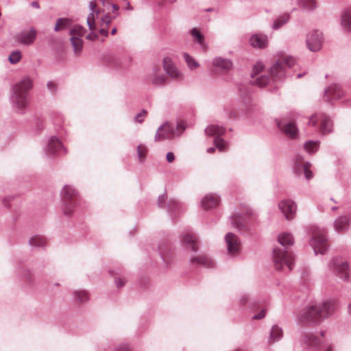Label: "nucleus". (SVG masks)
<instances>
[{
	"instance_id": "f257e3e1",
	"label": "nucleus",
	"mask_w": 351,
	"mask_h": 351,
	"mask_svg": "<svg viewBox=\"0 0 351 351\" xmlns=\"http://www.w3.org/2000/svg\"><path fill=\"white\" fill-rule=\"evenodd\" d=\"M101 1L102 7L99 8L95 1H92L89 3L90 12L87 16L86 24L90 32L86 36L89 40H97L99 34L108 36L109 25L116 16L112 15L110 12H113L119 10L117 4H112L105 0H101Z\"/></svg>"
},
{
	"instance_id": "f03ea898",
	"label": "nucleus",
	"mask_w": 351,
	"mask_h": 351,
	"mask_svg": "<svg viewBox=\"0 0 351 351\" xmlns=\"http://www.w3.org/2000/svg\"><path fill=\"white\" fill-rule=\"evenodd\" d=\"M336 309L337 304L334 301L312 304L305 308L300 315V319L303 322L318 324L323 319L332 314Z\"/></svg>"
},
{
	"instance_id": "7ed1b4c3",
	"label": "nucleus",
	"mask_w": 351,
	"mask_h": 351,
	"mask_svg": "<svg viewBox=\"0 0 351 351\" xmlns=\"http://www.w3.org/2000/svg\"><path fill=\"white\" fill-rule=\"evenodd\" d=\"M32 87V80L25 77L14 87L13 101L19 110L25 109L28 104V92Z\"/></svg>"
},
{
	"instance_id": "20e7f679",
	"label": "nucleus",
	"mask_w": 351,
	"mask_h": 351,
	"mask_svg": "<svg viewBox=\"0 0 351 351\" xmlns=\"http://www.w3.org/2000/svg\"><path fill=\"white\" fill-rule=\"evenodd\" d=\"M293 257L291 252L276 247L273 250V261L277 270H282L284 265L291 270L293 264Z\"/></svg>"
},
{
	"instance_id": "39448f33",
	"label": "nucleus",
	"mask_w": 351,
	"mask_h": 351,
	"mask_svg": "<svg viewBox=\"0 0 351 351\" xmlns=\"http://www.w3.org/2000/svg\"><path fill=\"white\" fill-rule=\"evenodd\" d=\"M295 62L294 59L290 56L280 58L271 67L269 74L274 80H280L285 76L286 67H291Z\"/></svg>"
},
{
	"instance_id": "423d86ee",
	"label": "nucleus",
	"mask_w": 351,
	"mask_h": 351,
	"mask_svg": "<svg viewBox=\"0 0 351 351\" xmlns=\"http://www.w3.org/2000/svg\"><path fill=\"white\" fill-rule=\"evenodd\" d=\"M77 193L71 186L66 185L62 190V198L64 202L63 213L66 216H71L74 210Z\"/></svg>"
},
{
	"instance_id": "0eeeda50",
	"label": "nucleus",
	"mask_w": 351,
	"mask_h": 351,
	"mask_svg": "<svg viewBox=\"0 0 351 351\" xmlns=\"http://www.w3.org/2000/svg\"><path fill=\"white\" fill-rule=\"evenodd\" d=\"M313 239L311 245L316 254H324L328 247L327 240L324 232L322 230L316 229L313 232Z\"/></svg>"
},
{
	"instance_id": "6e6552de",
	"label": "nucleus",
	"mask_w": 351,
	"mask_h": 351,
	"mask_svg": "<svg viewBox=\"0 0 351 351\" xmlns=\"http://www.w3.org/2000/svg\"><path fill=\"white\" fill-rule=\"evenodd\" d=\"M86 33V30L81 25H75L71 30V42L76 54L80 53L83 47V41L81 38Z\"/></svg>"
},
{
	"instance_id": "1a4fd4ad",
	"label": "nucleus",
	"mask_w": 351,
	"mask_h": 351,
	"mask_svg": "<svg viewBox=\"0 0 351 351\" xmlns=\"http://www.w3.org/2000/svg\"><path fill=\"white\" fill-rule=\"evenodd\" d=\"M318 121H320L319 130L322 133H329L331 131L332 123L326 114L323 113L313 114L309 119V124L315 126Z\"/></svg>"
},
{
	"instance_id": "9d476101",
	"label": "nucleus",
	"mask_w": 351,
	"mask_h": 351,
	"mask_svg": "<svg viewBox=\"0 0 351 351\" xmlns=\"http://www.w3.org/2000/svg\"><path fill=\"white\" fill-rule=\"evenodd\" d=\"M176 134V132L174 131L173 126L169 123H165L157 130L155 140L156 141H161L166 138H171Z\"/></svg>"
},
{
	"instance_id": "9b49d317",
	"label": "nucleus",
	"mask_w": 351,
	"mask_h": 351,
	"mask_svg": "<svg viewBox=\"0 0 351 351\" xmlns=\"http://www.w3.org/2000/svg\"><path fill=\"white\" fill-rule=\"evenodd\" d=\"M311 164L304 161L301 156H297L295 160V171L300 174L303 172L306 178L310 180L313 177V173L310 170Z\"/></svg>"
},
{
	"instance_id": "f8f14e48",
	"label": "nucleus",
	"mask_w": 351,
	"mask_h": 351,
	"mask_svg": "<svg viewBox=\"0 0 351 351\" xmlns=\"http://www.w3.org/2000/svg\"><path fill=\"white\" fill-rule=\"evenodd\" d=\"M322 34L318 31L309 33L306 39V45L309 50L318 51L322 47Z\"/></svg>"
},
{
	"instance_id": "ddd939ff",
	"label": "nucleus",
	"mask_w": 351,
	"mask_h": 351,
	"mask_svg": "<svg viewBox=\"0 0 351 351\" xmlns=\"http://www.w3.org/2000/svg\"><path fill=\"white\" fill-rule=\"evenodd\" d=\"M149 81L154 85L162 86L166 83L167 76L162 72L159 66L154 68L148 76Z\"/></svg>"
},
{
	"instance_id": "4468645a",
	"label": "nucleus",
	"mask_w": 351,
	"mask_h": 351,
	"mask_svg": "<svg viewBox=\"0 0 351 351\" xmlns=\"http://www.w3.org/2000/svg\"><path fill=\"white\" fill-rule=\"evenodd\" d=\"M164 70L171 78L180 79L182 74L173 64L172 60L169 57H165L162 60Z\"/></svg>"
},
{
	"instance_id": "2eb2a0df",
	"label": "nucleus",
	"mask_w": 351,
	"mask_h": 351,
	"mask_svg": "<svg viewBox=\"0 0 351 351\" xmlns=\"http://www.w3.org/2000/svg\"><path fill=\"white\" fill-rule=\"evenodd\" d=\"M226 241L229 254H236L239 252L241 250V241L235 234L232 233L227 234L226 236Z\"/></svg>"
},
{
	"instance_id": "dca6fc26",
	"label": "nucleus",
	"mask_w": 351,
	"mask_h": 351,
	"mask_svg": "<svg viewBox=\"0 0 351 351\" xmlns=\"http://www.w3.org/2000/svg\"><path fill=\"white\" fill-rule=\"evenodd\" d=\"M279 208L287 219L293 218L296 206L291 200H284L279 204Z\"/></svg>"
},
{
	"instance_id": "f3484780",
	"label": "nucleus",
	"mask_w": 351,
	"mask_h": 351,
	"mask_svg": "<svg viewBox=\"0 0 351 351\" xmlns=\"http://www.w3.org/2000/svg\"><path fill=\"white\" fill-rule=\"evenodd\" d=\"M333 266L334 269L341 278L343 280L348 278V266L346 262L337 258L333 261Z\"/></svg>"
},
{
	"instance_id": "a211bd4d",
	"label": "nucleus",
	"mask_w": 351,
	"mask_h": 351,
	"mask_svg": "<svg viewBox=\"0 0 351 351\" xmlns=\"http://www.w3.org/2000/svg\"><path fill=\"white\" fill-rule=\"evenodd\" d=\"M36 31L34 29H31L29 31L20 33L17 38L21 43L28 45L34 43L36 38Z\"/></svg>"
},
{
	"instance_id": "6ab92c4d",
	"label": "nucleus",
	"mask_w": 351,
	"mask_h": 351,
	"mask_svg": "<svg viewBox=\"0 0 351 351\" xmlns=\"http://www.w3.org/2000/svg\"><path fill=\"white\" fill-rule=\"evenodd\" d=\"M278 127L283 132V133L289 138H295L298 135V128L293 122L282 124L278 123Z\"/></svg>"
},
{
	"instance_id": "aec40b11",
	"label": "nucleus",
	"mask_w": 351,
	"mask_h": 351,
	"mask_svg": "<svg viewBox=\"0 0 351 351\" xmlns=\"http://www.w3.org/2000/svg\"><path fill=\"white\" fill-rule=\"evenodd\" d=\"M220 199L219 197L214 194L206 195L202 200V206L204 209H210L217 206Z\"/></svg>"
},
{
	"instance_id": "412c9836",
	"label": "nucleus",
	"mask_w": 351,
	"mask_h": 351,
	"mask_svg": "<svg viewBox=\"0 0 351 351\" xmlns=\"http://www.w3.org/2000/svg\"><path fill=\"white\" fill-rule=\"evenodd\" d=\"M348 216H341L334 221V228L338 232L346 231L349 226Z\"/></svg>"
},
{
	"instance_id": "4be33fe9",
	"label": "nucleus",
	"mask_w": 351,
	"mask_h": 351,
	"mask_svg": "<svg viewBox=\"0 0 351 351\" xmlns=\"http://www.w3.org/2000/svg\"><path fill=\"white\" fill-rule=\"evenodd\" d=\"M191 263L194 265H202L206 267H212L214 265L212 260L204 255L191 258Z\"/></svg>"
},
{
	"instance_id": "5701e85b",
	"label": "nucleus",
	"mask_w": 351,
	"mask_h": 351,
	"mask_svg": "<svg viewBox=\"0 0 351 351\" xmlns=\"http://www.w3.org/2000/svg\"><path fill=\"white\" fill-rule=\"evenodd\" d=\"M225 132L224 128L217 125H210L205 129V134L208 136L219 137L223 135Z\"/></svg>"
},
{
	"instance_id": "b1692460",
	"label": "nucleus",
	"mask_w": 351,
	"mask_h": 351,
	"mask_svg": "<svg viewBox=\"0 0 351 351\" xmlns=\"http://www.w3.org/2000/svg\"><path fill=\"white\" fill-rule=\"evenodd\" d=\"M213 65L224 72L230 71L232 67V64L230 60L221 58L213 60Z\"/></svg>"
},
{
	"instance_id": "393cba45",
	"label": "nucleus",
	"mask_w": 351,
	"mask_h": 351,
	"mask_svg": "<svg viewBox=\"0 0 351 351\" xmlns=\"http://www.w3.org/2000/svg\"><path fill=\"white\" fill-rule=\"evenodd\" d=\"M343 95L341 88L339 85L331 86L328 90H326V97L328 99H339Z\"/></svg>"
},
{
	"instance_id": "a878e982",
	"label": "nucleus",
	"mask_w": 351,
	"mask_h": 351,
	"mask_svg": "<svg viewBox=\"0 0 351 351\" xmlns=\"http://www.w3.org/2000/svg\"><path fill=\"white\" fill-rule=\"evenodd\" d=\"M183 243L192 251L196 252L198 249L196 237L192 234H186L183 237Z\"/></svg>"
},
{
	"instance_id": "bb28decb",
	"label": "nucleus",
	"mask_w": 351,
	"mask_h": 351,
	"mask_svg": "<svg viewBox=\"0 0 351 351\" xmlns=\"http://www.w3.org/2000/svg\"><path fill=\"white\" fill-rule=\"evenodd\" d=\"M250 43L254 47L263 48L267 44V39L265 36L255 34L251 37Z\"/></svg>"
},
{
	"instance_id": "cd10ccee",
	"label": "nucleus",
	"mask_w": 351,
	"mask_h": 351,
	"mask_svg": "<svg viewBox=\"0 0 351 351\" xmlns=\"http://www.w3.org/2000/svg\"><path fill=\"white\" fill-rule=\"evenodd\" d=\"M63 145L62 143L56 137H52L48 145V152L53 154L61 149H63Z\"/></svg>"
},
{
	"instance_id": "c85d7f7f",
	"label": "nucleus",
	"mask_w": 351,
	"mask_h": 351,
	"mask_svg": "<svg viewBox=\"0 0 351 351\" xmlns=\"http://www.w3.org/2000/svg\"><path fill=\"white\" fill-rule=\"evenodd\" d=\"M303 342L310 347H319L320 346L319 339L313 334H306L303 337Z\"/></svg>"
},
{
	"instance_id": "c756f323",
	"label": "nucleus",
	"mask_w": 351,
	"mask_h": 351,
	"mask_svg": "<svg viewBox=\"0 0 351 351\" xmlns=\"http://www.w3.org/2000/svg\"><path fill=\"white\" fill-rule=\"evenodd\" d=\"M278 242L284 247H288L293 244V238L291 234L282 233L278 237Z\"/></svg>"
},
{
	"instance_id": "7c9ffc66",
	"label": "nucleus",
	"mask_w": 351,
	"mask_h": 351,
	"mask_svg": "<svg viewBox=\"0 0 351 351\" xmlns=\"http://www.w3.org/2000/svg\"><path fill=\"white\" fill-rule=\"evenodd\" d=\"M191 35L194 38L195 40H196L199 45L202 47L204 51L207 50V45L204 42V37L203 34H201L199 30L197 28H193L191 30Z\"/></svg>"
},
{
	"instance_id": "2f4dec72",
	"label": "nucleus",
	"mask_w": 351,
	"mask_h": 351,
	"mask_svg": "<svg viewBox=\"0 0 351 351\" xmlns=\"http://www.w3.org/2000/svg\"><path fill=\"white\" fill-rule=\"evenodd\" d=\"M341 25L347 31H351V10H346L343 14Z\"/></svg>"
},
{
	"instance_id": "473e14b6",
	"label": "nucleus",
	"mask_w": 351,
	"mask_h": 351,
	"mask_svg": "<svg viewBox=\"0 0 351 351\" xmlns=\"http://www.w3.org/2000/svg\"><path fill=\"white\" fill-rule=\"evenodd\" d=\"M282 336V330L280 328L277 326H274L272 327L269 343H272L274 341L278 340Z\"/></svg>"
},
{
	"instance_id": "72a5a7b5",
	"label": "nucleus",
	"mask_w": 351,
	"mask_h": 351,
	"mask_svg": "<svg viewBox=\"0 0 351 351\" xmlns=\"http://www.w3.org/2000/svg\"><path fill=\"white\" fill-rule=\"evenodd\" d=\"M29 243L32 246L42 247L47 243V241L44 237L36 235L30 239Z\"/></svg>"
},
{
	"instance_id": "f704fd0d",
	"label": "nucleus",
	"mask_w": 351,
	"mask_h": 351,
	"mask_svg": "<svg viewBox=\"0 0 351 351\" xmlns=\"http://www.w3.org/2000/svg\"><path fill=\"white\" fill-rule=\"evenodd\" d=\"M214 145L218 149L219 152H223L228 150V143L226 142L223 138L216 137L214 140Z\"/></svg>"
},
{
	"instance_id": "c9c22d12",
	"label": "nucleus",
	"mask_w": 351,
	"mask_h": 351,
	"mask_svg": "<svg viewBox=\"0 0 351 351\" xmlns=\"http://www.w3.org/2000/svg\"><path fill=\"white\" fill-rule=\"evenodd\" d=\"M71 20L68 19H60L57 21L55 26L56 31H61L71 25Z\"/></svg>"
},
{
	"instance_id": "e433bc0d",
	"label": "nucleus",
	"mask_w": 351,
	"mask_h": 351,
	"mask_svg": "<svg viewBox=\"0 0 351 351\" xmlns=\"http://www.w3.org/2000/svg\"><path fill=\"white\" fill-rule=\"evenodd\" d=\"M74 296L76 300L79 302H84L89 299L87 292L83 290L75 291Z\"/></svg>"
},
{
	"instance_id": "4c0bfd02",
	"label": "nucleus",
	"mask_w": 351,
	"mask_h": 351,
	"mask_svg": "<svg viewBox=\"0 0 351 351\" xmlns=\"http://www.w3.org/2000/svg\"><path fill=\"white\" fill-rule=\"evenodd\" d=\"M148 149L144 145H139L137 147V154L138 160L142 162L145 160L147 154Z\"/></svg>"
},
{
	"instance_id": "58836bf2",
	"label": "nucleus",
	"mask_w": 351,
	"mask_h": 351,
	"mask_svg": "<svg viewBox=\"0 0 351 351\" xmlns=\"http://www.w3.org/2000/svg\"><path fill=\"white\" fill-rule=\"evenodd\" d=\"M319 147V143L315 141H308L304 144V149L310 154L315 152Z\"/></svg>"
},
{
	"instance_id": "ea45409f",
	"label": "nucleus",
	"mask_w": 351,
	"mask_h": 351,
	"mask_svg": "<svg viewBox=\"0 0 351 351\" xmlns=\"http://www.w3.org/2000/svg\"><path fill=\"white\" fill-rule=\"evenodd\" d=\"M184 57L185 59V61L188 65V66L191 69H195L199 66L198 63L196 62V60L193 58L191 56H190L188 53H185L184 54Z\"/></svg>"
},
{
	"instance_id": "a19ab883",
	"label": "nucleus",
	"mask_w": 351,
	"mask_h": 351,
	"mask_svg": "<svg viewBox=\"0 0 351 351\" xmlns=\"http://www.w3.org/2000/svg\"><path fill=\"white\" fill-rule=\"evenodd\" d=\"M300 4L304 8L311 10L316 6V1L315 0H300Z\"/></svg>"
},
{
	"instance_id": "79ce46f5",
	"label": "nucleus",
	"mask_w": 351,
	"mask_h": 351,
	"mask_svg": "<svg viewBox=\"0 0 351 351\" xmlns=\"http://www.w3.org/2000/svg\"><path fill=\"white\" fill-rule=\"evenodd\" d=\"M289 19V16L287 14L283 15L280 16L279 19L275 21L274 23V28L278 29L283 24H285Z\"/></svg>"
},
{
	"instance_id": "37998d69",
	"label": "nucleus",
	"mask_w": 351,
	"mask_h": 351,
	"mask_svg": "<svg viewBox=\"0 0 351 351\" xmlns=\"http://www.w3.org/2000/svg\"><path fill=\"white\" fill-rule=\"evenodd\" d=\"M21 58V53L19 51H13L9 56V61L12 64H16L20 61Z\"/></svg>"
},
{
	"instance_id": "c03bdc74",
	"label": "nucleus",
	"mask_w": 351,
	"mask_h": 351,
	"mask_svg": "<svg viewBox=\"0 0 351 351\" xmlns=\"http://www.w3.org/2000/svg\"><path fill=\"white\" fill-rule=\"evenodd\" d=\"M232 221L234 226L239 229L242 228V227L243 226V219L239 215H233L232 217Z\"/></svg>"
},
{
	"instance_id": "a18cd8bd",
	"label": "nucleus",
	"mask_w": 351,
	"mask_h": 351,
	"mask_svg": "<svg viewBox=\"0 0 351 351\" xmlns=\"http://www.w3.org/2000/svg\"><path fill=\"white\" fill-rule=\"evenodd\" d=\"M264 65L261 63L258 62L256 64H254L252 72V77H255L258 74H259L263 69Z\"/></svg>"
},
{
	"instance_id": "49530a36",
	"label": "nucleus",
	"mask_w": 351,
	"mask_h": 351,
	"mask_svg": "<svg viewBox=\"0 0 351 351\" xmlns=\"http://www.w3.org/2000/svg\"><path fill=\"white\" fill-rule=\"evenodd\" d=\"M269 77L267 76H261L257 77L253 83L256 84L258 86H264L269 82Z\"/></svg>"
},
{
	"instance_id": "de8ad7c7",
	"label": "nucleus",
	"mask_w": 351,
	"mask_h": 351,
	"mask_svg": "<svg viewBox=\"0 0 351 351\" xmlns=\"http://www.w3.org/2000/svg\"><path fill=\"white\" fill-rule=\"evenodd\" d=\"M146 116L147 112L145 110H143L135 117L136 122L141 123L143 121L144 119L146 117Z\"/></svg>"
},
{
	"instance_id": "09e8293b",
	"label": "nucleus",
	"mask_w": 351,
	"mask_h": 351,
	"mask_svg": "<svg viewBox=\"0 0 351 351\" xmlns=\"http://www.w3.org/2000/svg\"><path fill=\"white\" fill-rule=\"evenodd\" d=\"M185 130L184 123L180 121L177 125L176 132L178 134H181Z\"/></svg>"
},
{
	"instance_id": "8fccbe9b",
	"label": "nucleus",
	"mask_w": 351,
	"mask_h": 351,
	"mask_svg": "<svg viewBox=\"0 0 351 351\" xmlns=\"http://www.w3.org/2000/svg\"><path fill=\"white\" fill-rule=\"evenodd\" d=\"M265 314H266L265 309H262L260 313H258V314L255 315L253 317V319H263V317H265Z\"/></svg>"
},
{
	"instance_id": "3c124183",
	"label": "nucleus",
	"mask_w": 351,
	"mask_h": 351,
	"mask_svg": "<svg viewBox=\"0 0 351 351\" xmlns=\"http://www.w3.org/2000/svg\"><path fill=\"white\" fill-rule=\"evenodd\" d=\"M47 88L52 92L56 91L57 88V84L54 82H49L47 83Z\"/></svg>"
},
{
	"instance_id": "603ef678",
	"label": "nucleus",
	"mask_w": 351,
	"mask_h": 351,
	"mask_svg": "<svg viewBox=\"0 0 351 351\" xmlns=\"http://www.w3.org/2000/svg\"><path fill=\"white\" fill-rule=\"evenodd\" d=\"M114 351H130L127 345H121L118 346Z\"/></svg>"
},
{
	"instance_id": "864d4df0",
	"label": "nucleus",
	"mask_w": 351,
	"mask_h": 351,
	"mask_svg": "<svg viewBox=\"0 0 351 351\" xmlns=\"http://www.w3.org/2000/svg\"><path fill=\"white\" fill-rule=\"evenodd\" d=\"M175 160V156L173 152H169L167 154V160L169 162H172Z\"/></svg>"
},
{
	"instance_id": "5fc2aeb1",
	"label": "nucleus",
	"mask_w": 351,
	"mask_h": 351,
	"mask_svg": "<svg viewBox=\"0 0 351 351\" xmlns=\"http://www.w3.org/2000/svg\"><path fill=\"white\" fill-rule=\"evenodd\" d=\"M165 200H166V197H165V195H161V196H160V197H158V199L159 205H160V206H161V204H162V203H164V202H165Z\"/></svg>"
},
{
	"instance_id": "6e6d98bb",
	"label": "nucleus",
	"mask_w": 351,
	"mask_h": 351,
	"mask_svg": "<svg viewBox=\"0 0 351 351\" xmlns=\"http://www.w3.org/2000/svg\"><path fill=\"white\" fill-rule=\"evenodd\" d=\"M324 351H335V347L332 344H329L326 346Z\"/></svg>"
},
{
	"instance_id": "4d7b16f0",
	"label": "nucleus",
	"mask_w": 351,
	"mask_h": 351,
	"mask_svg": "<svg viewBox=\"0 0 351 351\" xmlns=\"http://www.w3.org/2000/svg\"><path fill=\"white\" fill-rule=\"evenodd\" d=\"M124 284H125V281L122 279H119V280L117 281V285L119 287L124 285Z\"/></svg>"
},
{
	"instance_id": "13d9d810",
	"label": "nucleus",
	"mask_w": 351,
	"mask_h": 351,
	"mask_svg": "<svg viewBox=\"0 0 351 351\" xmlns=\"http://www.w3.org/2000/svg\"><path fill=\"white\" fill-rule=\"evenodd\" d=\"M32 7H34V8H39V7H40V6H39V3H38V1H33V2L32 3Z\"/></svg>"
},
{
	"instance_id": "bf43d9fd",
	"label": "nucleus",
	"mask_w": 351,
	"mask_h": 351,
	"mask_svg": "<svg viewBox=\"0 0 351 351\" xmlns=\"http://www.w3.org/2000/svg\"><path fill=\"white\" fill-rule=\"evenodd\" d=\"M215 152V147H209L207 149V152L209 153V154H213Z\"/></svg>"
},
{
	"instance_id": "052dcab7",
	"label": "nucleus",
	"mask_w": 351,
	"mask_h": 351,
	"mask_svg": "<svg viewBox=\"0 0 351 351\" xmlns=\"http://www.w3.org/2000/svg\"><path fill=\"white\" fill-rule=\"evenodd\" d=\"M116 33H117V28H115V27H114V28H113V29H112L111 34H112V35H114Z\"/></svg>"
},
{
	"instance_id": "680f3d73",
	"label": "nucleus",
	"mask_w": 351,
	"mask_h": 351,
	"mask_svg": "<svg viewBox=\"0 0 351 351\" xmlns=\"http://www.w3.org/2000/svg\"><path fill=\"white\" fill-rule=\"evenodd\" d=\"M348 310H349V313L351 314V304L349 306Z\"/></svg>"
},
{
	"instance_id": "e2e57ef3",
	"label": "nucleus",
	"mask_w": 351,
	"mask_h": 351,
	"mask_svg": "<svg viewBox=\"0 0 351 351\" xmlns=\"http://www.w3.org/2000/svg\"><path fill=\"white\" fill-rule=\"evenodd\" d=\"M171 3H173L174 1H176V0H169Z\"/></svg>"
},
{
	"instance_id": "0e129e2a",
	"label": "nucleus",
	"mask_w": 351,
	"mask_h": 351,
	"mask_svg": "<svg viewBox=\"0 0 351 351\" xmlns=\"http://www.w3.org/2000/svg\"><path fill=\"white\" fill-rule=\"evenodd\" d=\"M321 335H322V337H324V332H321Z\"/></svg>"
},
{
	"instance_id": "69168bd1",
	"label": "nucleus",
	"mask_w": 351,
	"mask_h": 351,
	"mask_svg": "<svg viewBox=\"0 0 351 351\" xmlns=\"http://www.w3.org/2000/svg\"><path fill=\"white\" fill-rule=\"evenodd\" d=\"M130 5H128V10H130Z\"/></svg>"
}]
</instances>
